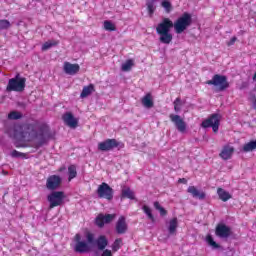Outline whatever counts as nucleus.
Here are the masks:
<instances>
[{
  "instance_id": "obj_21",
  "label": "nucleus",
  "mask_w": 256,
  "mask_h": 256,
  "mask_svg": "<svg viewBox=\"0 0 256 256\" xmlns=\"http://www.w3.org/2000/svg\"><path fill=\"white\" fill-rule=\"evenodd\" d=\"M217 195H218L220 201H223L224 203H227V201H229V199H232V197H233L228 191H226L223 188L217 189Z\"/></svg>"
},
{
  "instance_id": "obj_11",
  "label": "nucleus",
  "mask_w": 256,
  "mask_h": 256,
  "mask_svg": "<svg viewBox=\"0 0 256 256\" xmlns=\"http://www.w3.org/2000/svg\"><path fill=\"white\" fill-rule=\"evenodd\" d=\"M117 147H123V144L117 141V139H106L98 144L99 151H113Z\"/></svg>"
},
{
  "instance_id": "obj_5",
  "label": "nucleus",
  "mask_w": 256,
  "mask_h": 256,
  "mask_svg": "<svg viewBox=\"0 0 256 256\" xmlns=\"http://www.w3.org/2000/svg\"><path fill=\"white\" fill-rule=\"evenodd\" d=\"M206 85H214L218 87L217 91H225L229 89V81H227V76L215 74L211 80L206 81Z\"/></svg>"
},
{
  "instance_id": "obj_38",
  "label": "nucleus",
  "mask_w": 256,
  "mask_h": 256,
  "mask_svg": "<svg viewBox=\"0 0 256 256\" xmlns=\"http://www.w3.org/2000/svg\"><path fill=\"white\" fill-rule=\"evenodd\" d=\"M162 7L165 8V11L167 13H171V11H173V5L171 4V2H169L167 0L162 1Z\"/></svg>"
},
{
  "instance_id": "obj_23",
  "label": "nucleus",
  "mask_w": 256,
  "mask_h": 256,
  "mask_svg": "<svg viewBox=\"0 0 256 256\" xmlns=\"http://www.w3.org/2000/svg\"><path fill=\"white\" fill-rule=\"evenodd\" d=\"M142 105L146 107V109H152V107H154L155 103L153 102V98L151 97V94H146L142 98Z\"/></svg>"
},
{
  "instance_id": "obj_8",
  "label": "nucleus",
  "mask_w": 256,
  "mask_h": 256,
  "mask_svg": "<svg viewBox=\"0 0 256 256\" xmlns=\"http://www.w3.org/2000/svg\"><path fill=\"white\" fill-rule=\"evenodd\" d=\"M75 246L74 251L75 253H89L91 251L92 244L89 242H85L81 240V234H76L74 236Z\"/></svg>"
},
{
  "instance_id": "obj_44",
  "label": "nucleus",
  "mask_w": 256,
  "mask_h": 256,
  "mask_svg": "<svg viewBox=\"0 0 256 256\" xmlns=\"http://www.w3.org/2000/svg\"><path fill=\"white\" fill-rule=\"evenodd\" d=\"M18 107H20L21 109H25V107H27V104H25L24 102H18Z\"/></svg>"
},
{
  "instance_id": "obj_9",
  "label": "nucleus",
  "mask_w": 256,
  "mask_h": 256,
  "mask_svg": "<svg viewBox=\"0 0 256 256\" xmlns=\"http://www.w3.org/2000/svg\"><path fill=\"white\" fill-rule=\"evenodd\" d=\"M215 235L218 239H229L233 235V230L225 223H218L215 228Z\"/></svg>"
},
{
  "instance_id": "obj_45",
  "label": "nucleus",
  "mask_w": 256,
  "mask_h": 256,
  "mask_svg": "<svg viewBox=\"0 0 256 256\" xmlns=\"http://www.w3.org/2000/svg\"><path fill=\"white\" fill-rule=\"evenodd\" d=\"M174 105H181V98H176V100L174 101Z\"/></svg>"
},
{
  "instance_id": "obj_15",
  "label": "nucleus",
  "mask_w": 256,
  "mask_h": 256,
  "mask_svg": "<svg viewBox=\"0 0 256 256\" xmlns=\"http://www.w3.org/2000/svg\"><path fill=\"white\" fill-rule=\"evenodd\" d=\"M62 121H64L65 125L71 127V129H76L77 125H79V120L75 118L72 112H66L62 115Z\"/></svg>"
},
{
  "instance_id": "obj_20",
  "label": "nucleus",
  "mask_w": 256,
  "mask_h": 256,
  "mask_svg": "<svg viewBox=\"0 0 256 256\" xmlns=\"http://www.w3.org/2000/svg\"><path fill=\"white\" fill-rule=\"evenodd\" d=\"M187 192L191 193V195H192V197H194V199H200L201 201L203 199H205V197H206L205 192H199V190H197V188L195 186L188 187Z\"/></svg>"
},
{
  "instance_id": "obj_41",
  "label": "nucleus",
  "mask_w": 256,
  "mask_h": 256,
  "mask_svg": "<svg viewBox=\"0 0 256 256\" xmlns=\"http://www.w3.org/2000/svg\"><path fill=\"white\" fill-rule=\"evenodd\" d=\"M11 157L15 158V159H18L19 157H25V153L23 152H19L17 150H13L11 152Z\"/></svg>"
},
{
  "instance_id": "obj_43",
  "label": "nucleus",
  "mask_w": 256,
  "mask_h": 256,
  "mask_svg": "<svg viewBox=\"0 0 256 256\" xmlns=\"http://www.w3.org/2000/svg\"><path fill=\"white\" fill-rule=\"evenodd\" d=\"M236 41H237V37L236 36L232 37L230 41L227 42L228 47H231V45H235Z\"/></svg>"
},
{
  "instance_id": "obj_37",
  "label": "nucleus",
  "mask_w": 256,
  "mask_h": 256,
  "mask_svg": "<svg viewBox=\"0 0 256 256\" xmlns=\"http://www.w3.org/2000/svg\"><path fill=\"white\" fill-rule=\"evenodd\" d=\"M95 223L98 227L102 228L105 227V220L103 218V214H99L96 219H95Z\"/></svg>"
},
{
  "instance_id": "obj_10",
  "label": "nucleus",
  "mask_w": 256,
  "mask_h": 256,
  "mask_svg": "<svg viewBox=\"0 0 256 256\" xmlns=\"http://www.w3.org/2000/svg\"><path fill=\"white\" fill-rule=\"evenodd\" d=\"M113 188L109 184L103 182L97 189V195L100 199H107L111 201L113 199Z\"/></svg>"
},
{
  "instance_id": "obj_50",
  "label": "nucleus",
  "mask_w": 256,
  "mask_h": 256,
  "mask_svg": "<svg viewBox=\"0 0 256 256\" xmlns=\"http://www.w3.org/2000/svg\"><path fill=\"white\" fill-rule=\"evenodd\" d=\"M36 1H39V0H36Z\"/></svg>"
},
{
  "instance_id": "obj_19",
  "label": "nucleus",
  "mask_w": 256,
  "mask_h": 256,
  "mask_svg": "<svg viewBox=\"0 0 256 256\" xmlns=\"http://www.w3.org/2000/svg\"><path fill=\"white\" fill-rule=\"evenodd\" d=\"M123 199H130L131 201H134L135 192L131 190V188L124 186L121 191V200Z\"/></svg>"
},
{
  "instance_id": "obj_4",
  "label": "nucleus",
  "mask_w": 256,
  "mask_h": 256,
  "mask_svg": "<svg viewBox=\"0 0 256 256\" xmlns=\"http://www.w3.org/2000/svg\"><path fill=\"white\" fill-rule=\"evenodd\" d=\"M86 241L89 243V245H92V247L97 245L99 251H105L106 247L109 245V240H107V237L101 235L96 240L95 234L91 232H86Z\"/></svg>"
},
{
  "instance_id": "obj_7",
  "label": "nucleus",
  "mask_w": 256,
  "mask_h": 256,
  "mask_svg": "<svg viewBox=\"0 0 256 256\" xmlns=\"http://www.w3.org/2000/svg\"><path fill=\"white\" fill-rule=\"evenodd\" d=\"M63 199H65V192L63 191H53L50 193L47 197V201L50 203L49 209L63 205Z\"/></svg>"
},
{
  "instance_id": "obj_46",
  "label": "nucleus",
  "mask_w": 256,
  "mask_h": 256,
  "mask_svg": "<svg viewBox=\"0 0 256 256\" xmlns=\"http://www.w3.org/2000/svg\"><path fill=\"white\" fill-rule=\"evenodd\" d=\"M174 111L176 113H179V111H181V107H179L178 105H174Z\"/></svg>"
},
{
  "instance_id": "obj_40",
  "label": "nucleus",
  "mask_w": 256,
  "mask_h": 256,
  "mask_svg": "<svg viewBox=\"0 0 256 256\" xmlns=\"http://www.w3.org/2000/svg\"><path fill=\"white\" fill-rule=\"evenodd\" d=\"M117 217L116 214H106L103 215L104 223L108 224L111 223Z\"/></svg>"
},
{
  "instance_id": "obj_33",
  "label": "nucleus",
  "mask_w": 256,
  "mask_h": 256,
  "mask_svg": "<svg viewBox=\"0 0 256 256\" xmlns=\"http://www.w3.org/2000/svg\"><path fill=\"white\" fill-rule=\"evenodd\" d=\"M58 43L57 41H48V42H45L43 45H42V51H49V49H51V47H57Z\"/></svg>"
},
{
  "instance_id": "obj_47",
  "label": "nucleus",
  "mask_w": 256,
  "mask_h": 256,
  "mask_svg": "<svg viewBox=\"0 0 256 256\" xmlns=\"http://www.w3.org/2000/svg\"><path fill=\"white\" fill-rule=\"evenodd\" d=\"M247 85H248L247 82H243L240 89H245V87H247Z\"/></svg>"
},
{
  "instance_id": "obj_26",
  "label": "nucleus",
  "mask_w": 256,
  "mask_h": 256,
  "mask_svg": "<svg viewBox=\"0 0 256 256\" xmlns=\"http://www.w3.org/2000/svg\"><path fill=\"white\" fill-rule=\"evenodd\" d=\"M255 149H256V139L244 144L242 151L244 153H251V151H255Z\"/></svg>"
},
{
  "instance_id": "obj_12",
  "label": "nucleus",
  "mask_w": 256,
  "mask_h": 256,
  "mask_svg": "<svg viewBox=\"0 0 256 256\" xmlns=\"http://www.w3.org/2000/svg\"><path fill=\"white\" fill-rule=\"evenodd\" d=\"M61 183H63V179L59 175H51L46 180V188L49 191H57L59 187H61Z\"/></svg>"
},
{
  "instance_id": "obj_42",
  "label": "nucleus",
  "mask_w": 256,
  "mask_h": 256,
  "mask_svg": "<svg viewBox=\"0 0 256 256\" xmlns=\"http://www.w3.org/2000/svg\"><path fill=\"white\" fill-rule=\"evenodd\" d=\"M102 251L103 252H102L101 256H113V253L109 249H104Z\"/></svg>"
},
{
  "instance_id": "obj_13",
  "label": "nucleus",
  "mask_w": 256,
  "mask_h": 256,
  "mask_svg": "<svg viewBox=\"0 0 256 256\" xmlns=\"http://www.w3.org/2000/svg\"><path fill=\"white\" fill-rule=\"evenodd\" d=\"M169 119L175 125V127H176L177 131H179V133H185V131H187V123L179 115L170 114Z\"/></svg>"
},
{
  "instance_id": "obj_3",
  "label": "nucleus",
  "mask_w": 256,
  "mask_h": 256,
  "mask_svg": "<svg viewBox=\"0 0 256 256\" xmlns=\"http://www.w3.org/2000/svg\"><path fill=\"white\" fill-rule=\"evenodd\" d=\"M193 24V16L184 12L174 23V31L177 35H181L184 31H187L188 27H191Z\"/></svg>"
},
{
  "instance_id": "obj_35",
  "label": "nucleus",
  "mask_w": 256,
  "mask_h": 256,
  "mask_svg": "<svg viewBox=\"0 0 256 256\" xmlns=\"http://www.w3.org/2000/svg\"><path fill=\"white\" fill-rule=\"evenodd\" d=\"M9 119H12L13 121H17L18 119L23 118V114L21 112L13 111L8 115Z\"/></svg>"
},
{
  "instance_id": "obj_28",
  "label": "nucleus",
  "mask_w": 256,
  "mask_h": 256,
  "mask_svg": "<svg viewBox=\"0 0 256 256\" xmlns=\"http://www.w3.org/2000/svg\"><path fill=\"white\" fill-rule=\"evenodd\" d=\"M135 65V62L131 59L126 60L123 64H122V71L124 72H128L131 71V69L133 68V66Z\"/></svg>"
},
{
  "instance_id": "obj_18",
  "label": "nucleus",
  "mask_w": 256,
  "mask_h": 256,
  "mask_svg": "<svg viewBox=\"0 0 256 256\" xmlns=\"http://www.w3.org/2000/svg\"><path fill=\"white\" fill-rule=\"evenodd\" d=\"M235 149L231 146H224L222 151L220 152L221 159H224V161H228V159H231L233 156Z\"/></svg>"
},
{
  "instance_id": "obj_30",
  "label": "nucleus",
  "mask_w": 256,
  "mask_h": 256,
  "mask_svg": "<svg viewBox=\"0 0 256 256\" xmlns=\"http://www.w3.org/2000/svg\"><path fill=\"white\" fill-rule=\"evenodd\" d=\"M142 210L144 211L145 215H147L148 219L152 221V223H155V216H153V213L151 212V208L149 206L144 205L142 207Z\"/></svg>"
},
{
  "instance_id": "obj_31",
  "label": "nucleus",
  "mask_w": 256,
  "mask_h": 256,
  "mask_svg": "<svg viewBox=\"0 0 256 256\" xmlns=\"http://www.w3.org/2000/svg\"><path fill=\"white\" fill-rule=\"evenodd\" d=\"M155 3L156 0H150L146 3L147 11L150 15H153L155 13Z\"/></svg>"
},
{
  "instance_id": "obj_1",
  "label": "nucleus",
  "mask_w": 256,
  "mask_h": 256,
  "mask_svg": "<svg viewBox=\"0 0 256 256\" xmlns=\"http://www.w3.org/2000/svg\"><path fill=\"white\" fill-rule=\"evenodd\" d=\"M11 137L15 139L17 149L27 147V144H23L25 141H37V147H43L55 137V133L47 125H41L37 130V125L33 123H22L14 126Z\"/></svg>"
},
{
  "instance_id": "obj_29",
  "label": "nucleus",
  "mask_w": 256,
  "mask_h": 256,
  "mask_svg": "<svg viewBox=\"0 0 256 256\" xmlns=\"http://www.w3.org/2000/svg\"><path fill=\"white\" fill-rule=\"evenodd\" d=\"M68 175V181H71V179H75V177H77V166L70 165L68 167Z\"/></svg>"
},
{
  "instance_id": "obj_36",
  "label": "nucleus",
  "mask_w": 256,
  "mask_h": 256,
  "mask_svg": "<svg viewBox=\"0 0 256 256\" xmlns=\"http://www.w3.org/2000/svg\"><path fill=\"white\" fill-rule=\"evenodd\" d=\"M10 27H11V22H9V20H6V19L0 20L1 31H5V30L9 29Z\"/></svg>"
},
{
  "instance_id": "obj_48",
  "label": "nucleus",
  "mask_w": 256,
  "mask_h": 256,
  "mask_svg": "<svg viewBox=\"0 0 256 256\" xmlns=\"http://www.w3.org/2000/svg\"><path fill=\"white\" fill-rule=\"evenodd\" d=\"M179 183H187V179H185V178H180V179H179Z\"/></svg>"
},
{
  "instance_id": "obj_25",
  "label": "nucleus",
  "mask_w": 256,
  "mask_h": 256,
  "mask_svg": "<svg viewBox=\"0 0 256 256\" xmlns=\"http://www.w3.org/2000/svg\"><path fill=\"white\" fill-rule=\"evenodd\" d=\"M177 227H178L177 218H173L172 220H170L169 226H168L169 235H175V233H177Z\"/></svg>"
},
{
  "instance_id": "obj_6",
  "label": "nucleus",
  "mask_w": 256,
  "mask_h": 256,
  "mask_svg": "<svg viewBox=\"0 0 256 256\" xmlns=\"http://www.w3.org/2000/svg\"><path fill=\"white\" fill-rule=\"evenodd\" d=\"M219 125H221V114L219 113L211 114L209 118L201 123V127L203 129H209V127H212V131L214 133L219 131Z\"/></svg>"
},
{
  "instance_id": "obj_17",
  "label": "nucleus",
  "mask_w": 256,
  "mask_h": 256,
  "mask_svg": "<svg viewBox=\"0 0 256 256\" xmlns=\"http://www.w3.org/2000/svg\"><path fill=\"white\" fill-rule=\"evenodd\" d=\"M80 69L81 67L79 66V64H72L70 62L64 63V73H66L67 75H77Z\"/></svg>"
},
{
  "instance_id": "obj_22",
  "label": "nucleus",
  "mask_w": 256,
  "mask_h": 256,
  "mask_svg": "<svg viewBox=\"0 0 256 256\" xmlns=\"http://www.w3.org/2000/svg\"><path fill=\"white\" fill-rule=\"evenodd\" d=\"M95 91V85L89 84L88 86H84L82 92L80 94L81 99H85V97H89L91 93Z\"/></svg>"
},
{
  "instance_id": "obj_14",
  "label": "nucleus",
  "mask_w": 256,
  "mask_h": 256,
  "mask_svg": "<svg viewBox=\"0 0 256 256\" xmlns=\"http://www.w3.org/2000/svg\"><path fill=\"white\" fill-rule=\"evenodd\" d=\"M174 23L169 18H164L156 28V33H169L173 29Z\"/></svg>"
},
{
  "instance_id": "obj_2",
  "label": "nucleus",
  "mask_w": 256,
  "mask_h": 256,
  "mask_svg": "<svg viewBox=\"0 0 256 256\" xmlns=\"http://www.w3.org/2000/svg\"><path fill=\"white\" fill-rule=\"evenodd\" d=\"M26 83L27 78L21 77V74H16L14 78L9 79L6 91L7 93H11L12 91L23 93V91H25Z\"/></svg>"
},
{
  "instance_id": "obj_32",
  "label": "nucleus",
  "mask_w": 256,
  "mask_h": 256,
  "mask_svg": "<svg viewBox=\"0 0 256 256\" xmlns=\"http://www.w3.org/2000/svg\"><path fill=\"white\" fill-rule=\"evenodd\" d=\"M154 209H156V211H159L161 217H165V215H167V210H165V208H163L158 201L154 202Z\"/></svg>"
},
{
  "instance_id": "obj_16",
  "label": "nucleus",
  "mask_w": 256,
  "mask_h": 256,
  "mask_svg": "<svg viewBox=\"0 0 256 256\" xmlns=\"http://www.w3.org/2000/svg\"><path fill=\"white\" fill-rule=\"evenodd\" d=\"M116 233L118 235H125L127 233V229L129 227L127 226V220L125 219V216H120L118 221L116 222Z\"/></svg>"
},
{
  "instance_id": "obj_49",
  "label": "nucleus",
  "mask_w": 256,
  "mask_h": 256,
  "mask_svg": "<svg viewBox=\"0 0 256 256\" xmlns=\"http://www.w3.org/2000/svg\"><path fill=\"white\" fill-rule=\"evenodd\" d=\"M253 109H256V98L253 100Z\"/></svg>"
},
{
  "instance_id": "obj_39",
  "label": "nucleus",
  "mask_w": 256,
  "mask_h": 256,
  "mask_svg": "<svg viewBox=\"0 0 256 256\" xmlns=\"http://www.w3.org/2000/svg\"><path fill=\"white\" fill-rule=\"evenodd\" d=\"M121 243H123V240L121 238L116 239L112 244V250L114 252H117L118 249H121Z\"/></svg>"
},
{
  "instance_id": "obj_34",
  "label": "nucleus",
  "mask_w": 256,
  "mask_h": 256,
  "mask_svg": "<svg viewBox=\"0 0 256 256\" xmlns=\"http://www.w3.org/2000/svg\"><path fill=\"white\" fill-rule=\"evenodd\" d=\"M104 29L106 31H116L117 28L115 27V24H113V22L106 20L104 21Z\"/></svg>"
},
{
  "instance_id": "obj_27",
  "label": "nucleus",
  "mask_w": 256,
  "mask_h": 256,
  "mask_svg": "<svg viewBox=\"0 0 256 256\" xmlns=\"http://www.w3.org/2000/svg\"><path fill=\"white\" fill-rule=\"evenodd\" d=\"M206 243H208V245L210 247H212V249H221V245H219V244H217V242H215V240L213 239V236H211V234L207 235Z\"/></svg>"
},
{
  "instance_id": "obj_24",
  "label": "nucleus",
  "mask_w": 256,
  "mask_h": 256,
  "mask_svg": "<svg viewBox=\"0 0 256 256\" xmlns=\"http://www.w3.org/2000/svg\"><path fill=\"white\" fill-rule=\"evenodd\" d=\"M158 35H160V43L169 45V43H171V41H173V35L169 32L158 33Z\"/></svg>"
}]
</instances>
